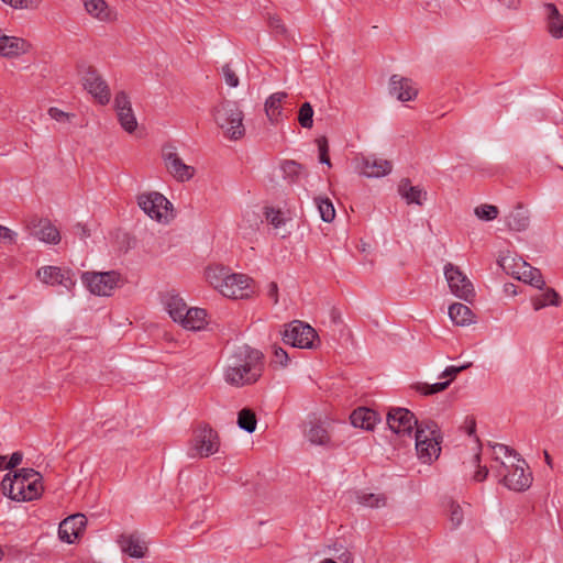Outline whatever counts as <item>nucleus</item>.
<instances>
[{
    "label": "nucleus",
    "mask_w": 563,
    "mask_h": 563,
    "mask_svg": "<svg viewBox=\"0 0 563 563\" xmlns=\"http://www.w3.org/2000/svg\"><path fill=\"white\" fill-rule=\"evenodd\" d=\"M263 354L261 351L243 345L230 356L224 373L225 382L233 386L254 384L262 376Z\"/></svg>",
    "instance_id": "1"
},
{
    "label": "nucleus",
    "mask_w": 563,
    "mask_h": 563,
    "mask_svg": "<svg viewBox=\"0 0 563 563\" xmlns=\"http://www.w3.org/2000/svg\"><path fill=\"white\" fill-rule=\"evenodd\" d=\"M205 277L224 297L244 299L254 294L253 279L245 274L233 273L227 266L210 265L205 271Z\"/></svg>",
    "instance_id": "2"
},
{
    "label": "nucleus",
    "mask_w": 563,
    "mask_h": 563,
    "mask_svg": "<svg viewBox=\"0 0 563 563\" xmlns=\"http://www.w3.org/2000/svg\"><path fill=\"white\" fill-rule=\"evenodd\" d=\"M2 493L15 501H31L43 493L42 476L33 468H22L13 477L7 474L1 482Z\"/></svg>",
    "instance_id": "3"
},
{
    "label": "nucleus",
    "mask_w": 563,
    "mask_h": 563,
    "mask_svg": "<svg viewBox=\"0 0 563 563\" xmlns=\"http://www.w3.org/2000/svg\"><path fill=\"white\" fill-rule=\"evenodd\" d=\"M213 119L225 137L238 141L244 137V113L234 101H223L213 108Z\"/></svg>",
    "instance_id": "4"
},
{
    "label": "nucleus",
    "mask_w": 563,
    "mask_h": 563,
    "mask_svg": "<svg viewBox=\"0 0 563 563\" xmlns=\"http://www.w3.org/2000/svg\"><path fill=\"white\" fill-rule=\"evenodd\" d=\"M416 450L422 463H431L438 459L441 452V431L432 420H423L418 426L415 434Z\"/></svg>",
    "instance_id": "5"
},
{
    "label": "nucleus",
    "mask_w": 563,
    "mask_h": 563,
    "mask_svg": "<svg viewBox=\"0 0 563 563\" xmlns=\"http://www.w3.org/2000/svg\"><path fill=\"white\" fill-rule=\"evenodd\" d=\"M497 473L501 483L514 492H525L532 484V474L522 459H517V463L511 464L501 462Z\"/></svg>",
    "instance_id": "6"
},
{
    "label": "nucleus",
    "mask_w": 563,
    "mask_h": 563,
    "mask_svg": "<svg viewBox=\"0 0 563 563\" xmlns=\"http://www.w3.org/2000/svg\"><path fill=\"white\" fill-rule=\"evenodd\" d=\"M140 208L153 220L168 223L174 218L173 207L162 194L152 191L137 197Z\"/></svg>",
    "instance_id": "7"
},
{
    "label": "nucleus",
    "mask_w": 563,
    "mask_h": 563,
    "mask_svg": "<svg viewBox=\"0 0 563 563\" xmlns=\"http://www.w3.org/2000/svg\"><path fill=\"white\" fill-rule=\"evenodd\" d=\"M444 276L451 292L455 297L466 302L473 301V299L475 298L474 286L470 278L459 266L452 263L445 264Z\"/></svg>",
    "instance_id": "8"
},
{
    "label": "nucleus",
    "mask_w": 563,
    "mask_h": 563,
    "mask_svg": "<svg viewBox=\"0 0 563 563\" xmlns=\"http://www.w3.org/2000/svg\"><path fill=\"white\" fill-rule=\"evenodd\" d=\"M81 280L91 294L111 296L121 282V275L115 271L103 273L86 272L81 275Z\"/></svg>",
    "instance_id": "9"
},
{
    "label": "nucleus",
    "mask_w": 563,
    "mask_h": 563,
    "mask_svg": "<svg viewBox=\"0 0 563 563\" xmlns=\"http://www.w3.org/2000/svg\"><path fill=\"white\" fill-rule=\"evenodd\" d=\"M219 449V434L210 426L203 424L195 430L190 448L194 451L192 456L208 457L216 454Z\"/></svg>",
    "instance_id": "10"
},
{
    "label": "nucleus",
    "mask_w": 563,
    "mask_h": 563,
    "mask_svg": "<svg viewBox=\"0 0 563 563\" xmlns=\"http://www.w3.org/2000/svg\"><path fill=\"white\" fill-rule=\"evenodd\" d=\"M317 338L312 327L298 320L290 322L283 333V341L286 344L299 349H312Z\"/></svg>",
    "instance_id": "11"
},
{
    "label": "nucleus",
    "mask_w": 563,
    "mask_h": 563,
    "mask_svg": "<svg viewBox=\"0 0 563 563\" xmlns=\"http://www.w3.org/2000/svg\"><path fill=\"white\" fill-rule=\"evenodd\" d=\"M36 277L45 285L60 286L70 292L76 286L74 273L66 267L46 265L36 272Z\"/></svg>",
    "instance_id": "12"
},
{
    "label": "nucleus",
    "mask_w": 563,
    "mask_h": 563,
    "mask_svg": "<svg viewBox=\"0 0 563 563\" xmlns=\"http://www.w3.org/2000/svg\"><path fill=\"white\" fill-rule=\"evenodd\" d=\"M24 228L31 236L47 244H58L60 233L58 229L47 219L31 216L24 220Z\"/></svg>",
    "instance_id": "13"
},
{
    "label": "nucleus",
    "mask_w": 563,
    "mask_h": 563,
    "mask_svg": "<svg viewBox=\"0 0 563 563\" xmlns=\"http://www.w3.org/2000/svg\"><path fill=\"white\" fill-rule=\"evenodd\" d=\"M387 424L394 433L411 437L413 428L417 430L420 422L408 409L393 408L387 415Z\"/></svg>",
    "instance_id": "14"
},
{
    "label": "nucleus",
    "mask_w": 563,
    "mask_h": 563,
    "mask_svg": "<svg viewBox=\"0 0 563 563\" xmlns=\"http://www.w3.org/2000/svg\"><path fill=\"white\" fill-rule=\"evenodd\" d=\"M84 87L100 103L107 104L110 101L111 92L107 81L97 71L89 67L84 75Z\"/></svg>",
    "instance_id": "15"
},
{
    "label": "nucleus",
    "mask_w": 563,
    "mask_h": 563,
    "mask_svg": "<svg viewBox=\"0 0 563 563\" xmlns=\"http://www.w3.org/2000/svg\"><path fill=\"white\" fill-rule=\"evenodd\" d=\"M114 109L122 129L128 133H133L137 128V121L126 92L120 91L115 95Z\"/></svg>",
    "instance_id": "16"
},
{
    "label": "nucleus",
    "mask_w": 563,
    "mask_h": 563,
    "mask_svg": "<svg viewBox=\"0 0 563 563\" xmlns=\"http://www.w3.org/2000/svg\"><path fill=\"white\" fill-rule=\"evenodd\" d=\"M162 157L167 172L173 176H194L196 173L192 166L186 165L183 162L176 147L173 145H165L163 147Z\"/></svg>",
    "instance_id": "17"
},
{
    "label": "nucleus",
    "mask_w": 563,
    "mask_h": 563,
    "mask_svg": "<svg viewBox=\"0 0 563 563\" xmlns=\"http://www.w3.org/2000/svg\"><path fill=\"white\" fill-rule=\"evenodd\" d=\"M87 519L82 514H75L64 519L58 527V536L62 541L74 543L84 532Z\"/></svg>",
    "instance_id": "18"
},
{
    "label": "nucleus",
    "mask_w": 563,
    "mask_h": 563,
    "mask_svg": "<svg viewBox=\"0 0 563 563\" xmlns=\"http://www.w3.org/2000/svg\"><path fill=\"white\" fill-rule=\"evenodd\" d=\"M389 92L399 101L406 102L417 97L418 89L413 86L410 78L395 74L389 79Z\"/></svg>",
    "instance_id": "19"
},
{
    "label": "nucleus",
    "mask_w": 563,
    "mask_h": 563,
    "mask_svg": "<svg viewBox=\"0 0 563 563\" xmlns=\"http://www.w3.org/2000/svg\"><path fill=\"white\" fill-rule=\"evenodd\" d=\"M82 1L86 12L93 19L104 23H113L118 20L117 11L109 7L104 0Z\"/></svg>",
    "instance_id": "20"
},
{
    "label": "nucleus",
    "mask_w": 563,
    "mask_h": 563,
    "mask_svg": "<svg viewBox=\"0 0 563 563\" xmlns=\"http://www.w3.org/2000/svg\"><path fill=\"white\" fill-rule=\"evenodd\" d=\"M118 544L121 551L131 558L142 559L147 552V547L136 533L121 534Z\"/></svg>",
    "instance_id": "21"
},
{
    "label": "nucleus",
    "mask_w": 563,
    "mask_h": 563,
    "mask_svg": "<svg viewBox=\"0 0 563 563\" xmlns=\"http://www.w3.org/2000/svg\"><path fill=\"white\" fill-rule=\"evenodd\" d=\"M208 313L202 308H188L186 312H184V317L180 320L179 324L190 331H200L206 328L208 324Z\"/></svg>",
    "instance_id": "22"
},
{
    "label": "nucleus",
    "mask_w": 563,
    "mask_h": 563,
    "mask_svg": "<svg viewBox=\"0 0 563 563\" xmlns=\"http://www.w3.org/2000/svg\"><path fill=\"white\" fill-rule=\"evenodd\" d=\"M350 420L355 428L373 430L379 418L376 411L360 407L351 413Z\"/></svg>",
    "instance_id": "23"
},
{
    "label": "nucleus",
    "mask_w": 563,
    "mask_h": 563,
    "mask_svg": "<svg viewBox=\"0 0 563 563\" xmlns=\"http://www.w3.org/2000/svg\"><path fill=\"white\" fill-rule=\"evenodd\" d=\"M519 266L521 267V272H512L515 274V278L529 284L538 289H542L545 285V282L542 277L540 269L531 266L527 262H520Z\"/></svg>",
    "instance_id": "24"
},
{
    "label": "nucleus",
    "mask_w": 563,
    "mask_h": 563,
    "mask_svg": "<svg viewBox=\"0 0 563 563\" xmlns=\"http://www.w3.org/2000/svg\"><path fill=\"white\" fill-rule=\"evenodd\" d=\"M164 305L170 318L177 323L183 319L184 312L188 310V306L185 300L176 294L166 295Z\"/></svg>",
    "instance_id": "25"
},
{
    "label": "nucleus",
    "mask_w": 563,
    "mask_h": 563,
    "mask_svg": "<svg viewBox=\"0 0 563 563\" xmlns=\"http://www.w3.org/2000/svg\"><path fill=\"white\" fill-rule=\"evenodd\" d=\"M398 191L407 203H417L421 206L427 197V191L419 186H412L407 178L399 185Z\"/></svg>",
    "instance_id": "26"
},
{
    "label": "nucleus",
    "mask_w": 563,
    "mask_h": 563,
    "mask_svg": "<svg viewBox=\"0 0 563 563\" xmlns=\"http://www.w3.org/2000/svg\"><path fill=\"white\" fill-rule=\"evenodd\" d=\"M449 317L459 327L470 325L474 322V313L463 303L454 302L449 307Z\"/></svg>",
    "instance_id": "27"
},
{
    "label": "nucleus",
    "mask_w": 563,
    "mask_h": 563,
    "mask_svg": "<svg viewBox=\"0 0 563 563\" xmlns=\"http://www.w3.org/2000/svg\"><path fill=\"white\" fill-rule=\"evenodd\" d=\"M357 503L371 509L384 508L388 504V497L385 493H371L367 490H360L356 493Z\"/></svg>",
    "instance_id": "28"
},
{
    "label": "nucleus",
    "mask_w": 563,
    "mask_h": 563,
    "mask_svg": "<svg viewBox=\"0 0 563 563\" xmlns=\"http://www.w3.org/2000/svg\"><path fill=\"white\" fill-rule=\"evenodd\" d=\"M548 13V31L555 38H563V15L554 3L544 5Z\"/></svg>",
    "instance_id": "29"
},
{
    "label": "nucleus",
    "mask_w": 563,
    "mask_h": 563,
    "mask_svg": "<svg viewBox=\"0 0 563 563\" xmlns=\"http://www.w3.org/2000/svg\"><path fill=\"white\" fill-rule=\"evenodd\" d=\"M393 170L391 162L372 157L364 161V176H387Z\"/></svg>",
    "instance_id": "30"
},
{
    "label": "nucleus",
    "mask_w": 563,
    "mask_h": 563,
    "mask_svg": "<svg viewBox=\"0 0 563 563\" xmlns=\"http://www.w3.org/2000/svg\"><path fill=\"white\" fill-rule=\"evenodd\" d=\"M530 223L528 211L521 207L516 208L506 217V224L510 230L521 232L528 229Z\"/></svg>",
    "instance_id": "31"
},
{
    "label": "nucleus",
    "mask_w": 563,
    "mask_h": 563,
    "mask_svg": "<svg viewBox=\"0 0 563 563\" xmlns=\"http://www.w3.org/2000/svg\"><path fill=\"white\" fill-rule=\"evenodd\" d=\"M287 98L284 91L271 95L265 102V112L272 122H277L282 114V103Z\"/></svg>",
    "instance_id": "32"
},
{
    "label": "nucleus",
    "mask_w": 563,
    "mask_h": 563,
    "mask_svg": "<svg viewBox=\"0 0 563 563\" xmlns=\"http://www.w3.org/2000/svg\"><path fill=\"white\" fill-rule=\"evenodd\" d=\"M314 202L321 219L324 222H332L335 218V209L332 201L327 197L319 196L314 198Z\"/></svg>",
    "instance_id": "33"
},
{
    "label": "nucleus",
    "mask_w": 563,
    "mask_h": 563,
    "mask_svg": "<svg viewBox=\"0 0 563 563\" xmlns=\"http://www.w3.org/2000/svg\"><path fill=\"white\" fill-rule=\"evenodd\" d=\"M549 305H551V306L560 305V296L552 288L547 289L545 292L533 298V300H532V306H533L534 310H540Z\"/></svg>",
    "instance_id": "34"
},
{
    "label": "nucleus",
    "mask_w": 563,
    "mask_h": 563,
    "mask_svg": "<svg viewBox=\"0 0 563 563\" xmlns=\"http://www.w3.org/2000/svg\"><path fill=\"white\" fill-rule=\"evenodd\" d=\"M306 437L311 444L327 445L330 442L328 431L319 424H312L307 431Z\"/></svg>",
    "instance_id": "35"
},
{
    "label": "nucleus",
    "mask_w": 563,
    "mask_h": 563,
    "mask_svg": "<svg viewBox=\"0 0 563 563\" xmlns=\"http://www.w3.org/2000/svg\"><path fill=\"white\" fill-rule=\"evenodd\" d=\"M264 214L267 222L276 230L284 228L288 221L285 213L280 209H275L274 207H265Z\"/></svg>",
    "instance_id": "36"
},
{
    "label": "nucleus",
    "mask_w": 563,
    "mask_h": 563,
    "mask_svg": "<svg viewBox=\"0 0 563 563\" xmlns=\"http://www.w3.org/2000/svg\"><path fill=\"white\" fill-rule=\"evenodd\" d=\"M256 422V416L251 409L244 408L238 415V426L249 433L255 431Z\"/></svg>",
    "instance_id": "37"
},
{
    "label": "nucleus",
    "mask_w": 563,
    "mask_h": 563,
    "mask_svg": "<svg viewBox=\"0 0 563 563\" xmlns=\"http://www.w3.org/2000/svg\"><path fill=\"white\" fill-rule=\"evenodd\" d=\"M520 262H525L522 258H517L511 254H506L499 257L498 264L503 268V271L515 277L512 272H521V267L519 266Z\"/></svg>",
    "instance_id": "38"
},
{
    "label": "nucleus",
    "mask_w": 563,
    "mask_h": 563,
    "mask_svg": "<svg viewBox=\"0 0 563 563\" xmlns=\"http://www.w3.org/2000/svg\"><path fill=\"white\" fill-rule=\"evenodd\" d=\"M448 515L452 529H457L462 526L465 514L460 504L451 501L448 506Z\"/></svg>",
    "instance_id": "39"
},
{
    "label": "nucleus",
    "mask_w": 563,
    "mask_h": 563,
    "mask_svg": "<svg viewBox=\"0 0 563 563\" xmlns=\"http://www.w3.org/2000/svg\"><path fill=\"white\" fill-rule=\"evenodd\" d=\"M298 123L303 129H311L313 126V109L309 102L301 104L298 111Z\"/></svg>",
    "instance_id": "40"
},
{
    "label": "nucleus",
    "mask_w": 563,
    "mask_h": 563,
    "mask_svg": "<svg viewBox=\"0 0 563 563\" xmlns=\"http://www.w3.org/2000/svg\"><path fill=\"white\" fill-rule=\"evenodd\" d=\"M475 216L483 221H493L498 217L499 210L493 205H479L474 209Z\"/></svg>",
    "instance_id": "41"
},
{
    "label": "nucleus",
    "mask_w": 563,
    "mask_h": 563,
    "mask_svg": "<svg viewBox=\"0 0 563 563\" xmlns=\"http://www.w3.org/2000/svg\"><path fill=\"white\" fill-rule=\"evenodd\" d=\"M449 386H450V380H445V382L435 383V384H431V385H429V384H419V385H417L416 388H417V390L421 395L429 396V395H433V394L443 391Z\"/></svg>",
    "instance_id": "42"
},
{
    "label": "nucleus",
    "mask_w": 563,
    "mask_h": 563,
    "mask_svg": "<svg viewBox=\"0 0 563 563\" xmlns=\"http://www.w3.org/2000/svg\"><path fill=\"white\" fill-rule=\"evenodd\" d=\"M316 143H317L318 152H319V162L321 164H325L329 167H331L330 155H329V141H328L327 136L322 135V136L317 137Z\"/></svg>",
    "instance_id": "43"
},
{
    "label": "nucleus",
    "mask_w": 563,
    "mask_h": 563,
    "mask_svg": "<svg viewBox=\"0 0 563 563\" xmlns=\"http://www.w3.org/2000/svg\"><path fill=\"white\" fill-rule=\"evenodd\" d=\"M282 170L285 176H300L306 173L305 167L295 161H285L282 164Z\"/></svg>",
    "instance_id": "44"
},
{
    "label": "nucleus",
    "mask_w": 563,
    "mask_h": 563,
    "mask_svg": "<svg viewBox=\"0 0 563 563\" xmlns=\"http://www.w3.org/2000/svg\"><path fill=\"white\" fill-rule=\"evenodd\" d=\"M268 26L272 30L273 34L278 36H286L287 35V27L282 21V19L277 15H272L268 18Z\"/></svg>",
    "instance_id": "45"
},
{
    "label": "nucleus",
    "mask_w": 563,
    "mask_h": 563,
    "mask_svg": "<svg viewBox=\"0 0 563 563\" xmlns=\"http://www.w3.org/2000/svg\"><path fill=\"white\" fill-rule=\"evenodd\" d=\"M13 9H35L40 5L41 0H2Z\"/></svg>",
    "instance_id": "46"
},
{
    "label": "nucleus",
    "mask_w": 563,
    "mask_h": 563,
    "mask_svg": "<svg viewBox=\"0 0 563 563\" xmlns=\"http://www.w3.org/2000/svg\"><path fill=\"white\" fill-rule=\"evenodd\" d=\"M222 74L225 80V84L229 87H236L239 85V77L234 69L229 64L222 66Z\"/></svg>",
    "instance_id": "47"
},
{
    "label": "nucleus",
    "mask_w": 563,
    "mask_h": 563,
    "mask_svg": "<svg viewBox=\"0 0 563 563\" xmlns=\"http://www.w3.org/2000/svg\"><path fill=\"white\" fill-rule=\"evenodd\" d=\"M289 357L287 352L277 345L273 346V360L272 362L276 365L286 366L288 364Z\"/></svg>",
    "instance_id": "48"
},
{
    "label": "nucleus",
    "mask_w": 563,
    "mask_h": 563,
    "mask_svg": "<svg viewBox=\"0 0 563 563\" xmlns=\"http://www.w3.org/2000/svg\"><path fill=\"white\" fill-rule=\"evenodd\" d=\"M471 364L462 365V366H448L441 374V378H448L450 383L456 377V375L466 369Z\"/></svg>",
    "instance_id": "49"
},
{
    "label": "nucleus",
    "mask_w": 563,
    "mask_h": 563,
    "mask_svg": "<svg viewBox=\"0 0 563 563\" xmlns=\"http://www.w3.org/2000/svg\"><path fill=\"white\" fill-rule=\"evenodd\" d=\"M48 114L52 119L58 121V122H66V121H69V119L71 117H74V114L71 113H67V112H64L63 110L56 108V107H51L48 109Z\"/></svg>",
    "instance_id": "50"
},
{
    "label": "nucleus",
    "mask_w": 563,
    "mask_h": 563,
    "mask_svg": "<svg viewBox=\"0 0 563 563\" xmlns=\"http://www.w3.org/2000/svg\"><path fill=\"white\" fill-rule=\"evenodd\" d=\"M16 233L11 229L0 224V242L15 243Z\"/></svg>",
    "instance_id": "51"
},
{
    "label": "nucleus",
    "mask_w": 563,
    "mask_h": 563,
    "mask_svg": "<svg viewBox=\"0 0 563 563\" xmlns=\"http://www.w3.org/2000/svg\"><path fill=\"white\" fill-rule=\"evenodd\" d=\"M493 450H494V453L496 454V457L495 460L498 461L499 460V455H505V456H510V455H514L516 457V452L514 450H511L509 446L505 445V444H500V443H496L495 445H493Z\"/></svg>",
    "instance_id": "52"
},
{
    "label": "nucleus",
    "mask_w": 563,
    "mask_h": 563,
    "mask_svg": "<svg viewBox=\"0 0 563 563\" xmlns=\"http://www.w3.org/2000/svg\"><path fill=\"white\" fill-rule=\"evenodd\" d=\"M267 296L273 300L274 305L278 303V286L275 282L268 284Z\"/></svg>",
    "instance_id": "53"
},
{
    "label": "nucleus",
    "mask_w": 563,
    "mask_h": 563,
    "mask_svg": "<svg viewBox=\"0 0 563 563\" xmlns=\"http://www.w3.org/2000/svg\"><path fill=\"white\" fill-rule=\"evenodd\" d=\"M22 459H23V454L21 452H14L11 455L8 464H4L5 468H14L22 462Z\"/></svg>",
    "instance_id": "54"
},
{
    "label": "nucleus",
    "mask_w": 563,
    "mask_h": 563,
    "mask_svg": "<svg viewBox=\"0 0 563 563\" xmlns=\"http://www.w3.org/2000/svg\"><path fill=\"white\" fill-rule=\"evenodd\" d=\"M75 233L80 238V239H87L88 236H90V231L88 230V228L81 223H77L75 227Z\"/></svg>",
    "instance_id": "55"
},
{
    "label": "nucleus",
    "mask_w": 563,
    "mask_h": 563,
    "mask_svg": "<svg viewBox=\"0 0 563 563\" xmlns=\"http://www.w3.org/2000/svg\"><path fill=\"white\" fill-rule=\"evenodd\" d=\"M488 475V470L486 467H481L474 475V479L477 482L484 481Z\"/></svg>",
    "instance_id": "56"
},
{
    "label": "nucleus",
    "mask_w": 563,
    "mask_h": 563,
    "mask_svg": "<svg viewBox=\"0 0 563 563\" xmlns=\"http://www.w3.org/2000/svg\"><path fill=\"white\" fill-rule=\"evenodd\" d=\"M498 2L506 8H516L519 4V0H498Z\"/></svg>",
    "instance_id": "57"
},
{
    "label": "nucleus",
    "mask_w": 563,
    "mask_h": 563,
    "mask_svg": "<svg viewBox=\"0 0 563 563\" xmlns=\"http://www.w3.org/2000/svg\"><path fill=\"white\" fill-rule=\"evenodd\" d=\"M339 559L343 562V563H349L350 560H351V554L349 552H344L342 553Z\"/></svg>",
    "instance_id": "58"
},
{
    "label": "nucleus",
    "mask_w": 563,
    "mask_h": 563,
    "mask_svg": "<svg viewBox=\"0 0 563 563\" xmlns=\"http://www.w3.org/2000/svg\"><path fill=\"white\" fill-rule=\"evenodd\" d=\"M544 459H545L547 464L551 466L552 460H551L550 454L547 451H544Z\"/></svg>",
    "instance_id": "59"
},
{
    "label": "nucleus",
    "mask_w": 563,
    "mask_h": 563,
    "mask_svg": "<svg viewBox=\"0 0 563 563\" xmlns=\"http://www.w3.org/2000/svg\"><path fill=\"white\" fill-rule=\"evenodd\" d=\"M4 463H5V456L0 455V470L5 468Z\"/></svg>",
    "instance_id": "60"
},
{
    "label": "nucleus",
    "mask_w": 563,
    "mask_h": 563,
    "mask_svg": "<svg viewBox=\"0 0 563 563\" xmlns=\"http://www.w3.org/2000/svg\"><path fill=\"white\" fill-rule=\"evenodd\" d=\"M320 563H336L335 561L331 560V559H325L323 560L322 562Z\"/></svg>",
    "instance_id": "61"
},
{
    "label": "nucleus",
    "mask_w": 563,
    "mask_h": 563,
    "mask_svg": "<svg viewBox=\"0 0 563 563\" xmlns=\"http://www.w3.org/2000/svg\"><path fill=\"white\" fill-rule=\"evenodd\" d=\"M289 234H290V232H289V231H286L285 233H283V234H282V238H283V239H285V238H287Z\"/></svg>",
    "instance_id": "62"
},
{
    "label": "nucleus",
    "mask_w": 563,
    "mask_h": 563,
    "mask_svg": "<svg viewBox=\"0 0 563 563\" xmlns=\"http://www.w3.org/2000/svg\"><path fill=\"white\" fill-rule=\"evenodd\" d=\"M2 555H3V553H2V550L0 549V560L2 559Z\"/></svg>",
    "instance_id": "63"
}]
</instances>
